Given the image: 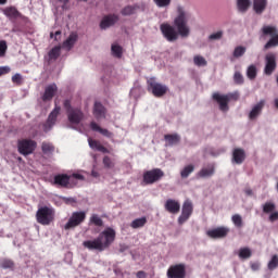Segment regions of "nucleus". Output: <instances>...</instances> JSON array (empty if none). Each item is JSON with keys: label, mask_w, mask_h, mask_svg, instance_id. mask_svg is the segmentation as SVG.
I'll return each instance as SVG.
<instances>
[{"label": "nucleus", "mask_w": 278, "mask_h": 278, "mask_svg": "<svg viewBox=\"0 0 278 278\" xmlns=\"http://www.w3.org/2000/svg\"><path fill=\"white\" fill-rule=\"evenodd\" d=\"M114 240H116V230L108 227L98 236V238L84 241L83 247L89 249V251H99L101 253L105 251V249H110Z\"/></svg>", "instance_id": "1"}, {"label": "nucleus", "mask_w": 278, "mask_h": 278, "mask_svg": "<svg viewBox=\"0 0 278 278\" xmlns=\"http://www.w3.org/2000/svg\"><path fill=\"white\" fill-rule=\"evenodd\" d=\"M177 36L188 38L190 36V26H188V12L182 7H177L175 18V40Z\"/></svg>", "instance_id": "2"}, {"label": "nucleus", "mask_w": 278, "mask_h": 278, "mask_svg": "<svg viewBox=\"0 0 278 278\" xmlns=\"http://www.w3.org/2000/svg\"><path fill=\"white\" fill-rule=\"evenodd\" d=\"M36 220L39 225L49 226L55 220V208L41 206L36 212Z\"/></svg>", "instance_id": "3"}, {"label": "nucleus", "mask_w": 278, "mask_h": 278, "mask_svg": "<svg viewBox=\"0 0 278 278\" xmlns=\"http://www.w3.org/2000/svg\"><path fill=\"white\" fill-rule=\"evenodd\" d=\"M261 35L263 38H266V36H270V39L264 46L265 51H268V49H274L275 47H278L277 26L264 25L261 28Z\"/></svg>", "instance_id": "4"}, {"label": "nucleus", "mask_w": 278, "mask_h": 278, "mask_svg": "<svg viewBox=\"0 0 278 278\" xmlns=\"http://www.w3.org/2000/svg\"><path fill=\"white\" fill-rule=\"evenodd\" d=\"M147 84H148V92H152L153 97H156V99L164 97V94L168 92V87L157 83L155 78H149Z\"/></svg>", "instance_id": "5"}, {"label": "nucleus", "mask_w": 278, "mask_h": 278, "mask_svg": "<svg viewBox=\"0 0 278 278\" xmlns=\"http://www.w3.org/2000/svg\"><path fill=\"white\" fill-rule=\"evenodd\" d=\"M38 143L31 139H21L17 141V151L21 155H31L36 151Z\"/></svg>", "instance_id": "6"}, {"label": "nucleus", "mask_w": 278, "mask_h": 278, "mask_svg": "<svg viewBox=\"0 0 278 278\" xmlns=\"http://www.w3.org/2000/svg\"><path fill=\"white\" fill-rule=\"evenodd\" d=\"M164 177V170L160 168H153L143 173V184L151 186L157 184Z\"/></svg>", "instance_id": "7"}, {"label": "nucleus", "mask_w": 278, "mask_h": 278, "mask_svg": "<svg viewBox=\"0 0 278 278\" xmlns=\"http://www.w3.org/2000/svg\"><path fill=\"white\" fill-rule=\"evenodd\" d=\"M84 220H86V212H74L72 213L68 222L65 224L64 229L66 231H68V229H75V227H79Z\"/></svg>", "instance_id": "8"}, {"label": "nucleus", "mask_w": 278, "mask_h": 278, "mask_svg": "<svg viewBox=\"0 0 278 278\" xmlns=\"http://www.w3.org/2000/svg\"><path fill=\"white\" fill-rule=\"evenodd\" d=\"M277 71V54L276 53H268L265 56V67L264 73L267 76L273 75Z\"/></svg>", "instance_id": "9"}, {"label": "nucleus", "mask_w": 278, "mask_h": 278, "mask_svg": "<svg viewBox=\"0 0 278 278\" xmlns=\"http://www.w3.org/2000/svg\"><path fill=\"white\" fill-rule=\"evenodd\" d=\"M194 211V206L192 205V201L186 200L182 204L181 215L178 217V225H184L187 220L192 216V212Z\"/></svg>", "instance_id": "10"}, {"label": "nucleus", "mask_w": 278, "mask_h": 278, "mask_svg": "<svg viewBox=\"0 0 278 278\" xmlns=\"http://www.w3.org/2000/svg\"><path fill=\"white\" fill-rule=\"evenodd\" d=\"M212 98L213 101L218 103L220 112H229V98H227V94L215 92L213 93Z\"/></svg>", "instance_id": "11"}, {"label": "nucleus", "mask_w": 278, "mask_h": 278, "mask_svg": "<svg viewBox=\"0 0 278 278\" xmlns=\"http://www.w3.org/2000/svg\"><path fill=\"white\" fill-rule=\"evenodd\" d=\"M228 233H229V228L227 227H217L206 231V235L208 236V238H212L213 240H220L223 238H227Z\"/></svg>", "instance_id": "12"}, {"label": "nucleus", "mask_w": 278, "mask_h": 278, "mask_svg": "<svg viewBox=\"0 0 278 278\" xmlns=\"http://www.w3.org/2000/svg\"><path fill=\"white\" fill-rule=\"evenodd\" d=\"M60 110V106H55L53 111L49 114L47 122L43 124V131H51L53 125H55V122L58 121Z\"/></svg>", "instance_id": "13"}, {"label": "nucleus", "mask_w": 278, "mask_h": 278, "mask_svg": "<svg viewBox=\"0 0 278 278\" xmlns=\"http://www.w3.org/2000/svg\"><path fill=\"white\" fill-rule=\"evenodd\" d=\"M52 184L58 188H71V176L68 174H58L54 176Z\"/></svg>", "instance_id": "14"}, {"label": "nucleus", "mask_w": 278, "mask_h": 278, "mask_svg": "<svg viewBox=\"0 0 278 278\" xmlns=\"http://www.w3.org/2000/svg\"><path fill=\"white\" fill-rule=\"evenodd\" d=\"M67 119L72 125H79V123L84 121V112H81V109H72V111L67 113Z\"/></svg>", "instance_id": "15"}, {"label": "nucleus", "mask_w": 278, "mask_h": 278, "mask_svg": "<svg viewBox=\"0 0 278 278\" xmlns=\"http://www.w3.org/2000/svg\"><path fill=\"white\" fill-rule=\"evenodd\" d=\"M160 29L168 42H173V40H175V26H170L168 23H163L161 24Z\"/></svg>", "instance_id": "16"}, {"label": "nucleus", "mask_w": 278, "mask_h": 278, "mask_svg": "<svg viewBox=\"0 0 278 278\" xmlns=\"http://www.w3.org/2000/svg\"><path fill=\"white\" fill-rule=\"evenodd\" d=\"M118 23V15L116 14H109L104 16L100 23L101 29H108L109 27H112Z\"/></svg>", "instance_id": "17"}, {"label": "nucleus", "mask_w": 278, "mask_h": 278, "mask_svg": "<svg viewBox=\"0 0 278 278\" xmlns=\"http://www.w3.org/2000/svg\"><path fill=\"white\" fill-rule=\"evenodd\" d=\"M55 92H58V85L55 84L48 85L45 89L41 100L43 102L51 101L53 97H55Z\"/></svg>", "instance_id": "18"}, {"label": "nucleus", "mask_w": 278, "mask_h": 278, "mask_svg": "<svg viewBox=\"0 0 278 278\" xmlns=\"http://www.w3.org/2000/svg\"><path fill=\"white\" fill-rule=\"evenodd\" d=\"M265 105H266L265 100H261L258 103H256L249 113L250 121H255V118H257V116L262 114V111L264 110Z\"/></svg>", "instance_id": "19"}, {"label": "nucleus", "mask_w": 278, "mask_h": 278, "mask_svg": "<svg viewBox=\"0 0 278 278\" xmlns=\"http://www.w3.org/2000/svg\"><path fill=\"white\" fill-rule=\"evenodd\" d=\"M247 160V152L242 148H236L232 151V162L233 164H242Z\"/></svg>", "instance_id": "20"}, {"label": "nucleus", "mask_w": 278, "mask_h": 278, "mask_svg": "<svg viewBox=\"0 0 278 278\" xmlns=\"http://www.w3.org/2000/svg\"><path fill=\"white\" fill-rule=\"evenodd\" d=\"M106 112L108 110L105 109V106H103V104H101V102H94L93 116L94 118H97V121H101V118H105Z\"/></svg>", "instance_id": "21"}, {"label": "nucleus", "mask_w": 278, "mask_h": 278, "mask_svg": "<svg viewBox=\"0 0 278 278\" xmlns=\"http://www.w3.org/2000/svg\"><path fill=\"white\" fill-rule=\"evenodd\" d=\"M88 144L92 151H100V153H110V150L105 148L99 140L89 138L88 139Z\"/></svg>", "instance_id": "22"}, {"label": "nucleus", "mask_w": 278, "mask_h": 278, "mask_svg": "<svg viewBox=\"0 0 278 278\" xmlns=\"http://www.w3.org/2000/svg\"><path fill=\"white\" fill-rule=\"evenodd\" d=\"M215 172L216 168L214 167V164H208L207 166L201 168V170L198 173V177L207 179V177H212Z\"/></svg>", "instance_id": "23"}, {"label": "nucleus", "mask_w": 278, "mask_h": 278, "mask_svg": "<svg viewBox=\"0 0 278 278\" xmlns=\"http://www.w3.org/2000/svg\"><path fill=\"white\" fill-rule=\"evenodd\" d=\"M77 34L72 33L68 38L62 43L61 49H65V51H71L73 47H75V42H77Z\"/></svg>", "instance_id": "24"}, {"label": "nucleus", "mask_w": 278, "mask_h": 278, "mask_svg": "<svg viewBox=\"0 0 278 278\" xmlns=\"http://www.w3.org/2000/svg\"><path fill=\"white\" fill-rule=\"evenodd\" d=\"M268 5V0H253V10L256 14H263Z\"/></svg>", "instance_id": "25"}, {"label": "nucleus", "mask_w": 278, "mask_h": 278, "mask_svg": "<svg viewBox=\"0 0 278 278\" xmlns=\"http://www.w3.org/2000/svg\"><path fill=\"white\" fill-rule=\"evenodd\" d=\"M90 129L92 131H98L102 136H105V138H112V132L105 128H101V126H99V124H97V122L90 123Z\"/></svg>", "instance_id": "26"}, {"label": "nucleus", "mask_w": 278, "mask_h": 278, "mask_svg": "<svg viewBox=\"0 0 278 278\" xmlns=\"http://www.w3.org/2000/svg\"><path fill=\"white\" fill-rule=\"evenodd\" d=\"M3 13L11 21L16 20V18H21V12H18V10L15 7H9V8L4 9Z\"/></svg>", "instance_id": "27"}, {"label": "nucleus", "mask_w": 278, "mask_h": 278, "mask_svg": "<svg viewBox=\"0 0 278 278\" xmlns=\"http://www.w3.org/2000/svg\"><path fill=\"white\" fill-rule=\"evenodd\" d=\"M41 151L43 155L51 156L53 153H55V146H53L51 142L43 141L41 143Z\"/></svg>", "instance_id": "28"}, {"label": "nucleus", "mask_w": 278, "mask_h": 278, "mask_svg": "<svg viewBox=\"0 0 278 278\" xmlns=\"http://www.w3.org/2000/svg\"><path fill=\"white\" fill-rule=\"evenodd\" d=\"M62 46H55L48 52L49 62H53L60 58Z\"/></svg>", "instance_id": "29"}, {"label": "nucleus", "mask_w": 278, "mask_h": 278, "mask_svg": "<svg viewBox=\"0 0 278 278\" xmlns=\"http://www.w3.org/2000/svg\"><path fill=\"white\" fill-rule=\"evenodd\" d=\"M140 7L138 4L135 5H127L124 9H122L121 14L123 16H131V14H136V10H139Z\"/></svg>", "instance_id": "30"}, {"label": "nucleus", "mask_w": 278, "mask_h": 278, "mask_svg": "<svg viewBox=\"0 0 278 278\" xmlns=\"http://www.w3.org/2000/svg\"><path fill=\"white\" fill-rule=\"evenodd\" d=\"M14 261H12L11 258H2L0 261V268H3L4 270H14Z\"/></svg>", "instance_id": "31"}, {"label": "nucleus", "mask_w": 278, "mask_h": 278, "mask_svg": "<svg viewBox=\"0 0 278 278\" xmlns=\"http://www.w3.org/2000/svg\"><path fill=\"white\" fill-rule=\"evenodd\" d=\"M175 278H186V265L185 264L175 265Z\"/></svg>", "instance_id": "32"}, {"label": "nucleus", "mask_w": 278, "mask_h": 278, "mask_svg": "<svg viewBox=\"0 0 278 278\" xmlns=\"http://www.w3.org/2000/svg\"><path fill=\"white\" fill-rule=\"evenodd\" d=\"M147 225V217H140L131 222L130 227L132 229H140Z\"/></svg>", "instance_id": "33"}, {"label": "nucleus", "mask_w": 278, "mask_h": 278, "mask_svg": "<svg viewBox=\"0 0 278 278\" xmlns=\"http://www.w3.org/2000/svg\"><path fill=\"white\" fill-rule=\"evenodd\" d=\"M191 173H194V165H192V164L187 165L182 168V170L180 172V177L182 179H188V177H190Z\"/></svg>", "instance_id": "34"}, {"label": "nucleus", "mask_w": 278, "mask_h": 278, "mask_svg": "<svg viewBox=\"0 0 278 278\" xmlns=\"http://www.w3.org/2000/svg\"><path fill=\"white\" fill-rule=\"evenodd\" d=\"M247 77H248V79H251L253 81V79H255L257 77V66H255L253 64L248 66Z\"/></svg>", "instance_id": "35"}, {"label": "nucleus", "mask_w": 278, "mask_h": 278, "mask_svg": "<svg viewBox=\"0 0 278 278\" xmlns=\"http://www.w3.org/2000/svg\"><path fill=\"white\" fill-rule=\"evenodd\" d=\"M251 5V0H237V7L239 12H247Z\"/></svg>", "instance_id": "36"}, {"label": "nucleus", "mask_w": 278, "mask_h": 278, "mask_svg": "<svg viewBox=\"0 0 278 278\" xmlns=\"http://www.w3.org/2000/svg\"><path fill=\"white\" fill-rule=\"evenodd\" d=\"M90 225H94V227H103V219L97 214H92L89 218Z\"/></svg>", "instance_id": "37"}, {"label": "nucleus", "mask_w": 278, "mask_h": 278, "mask_svg": "<svg viewBox=\"0 0 278 278\" xmlns=\"http://www.w3.org/2000/svg\"><path fill=\"white\" fill-rule=\"evenodd\" d=\"M111 51L114 58H118V59L123 58V47H121L119 45H112Z\"/></svg>", "instance_id": "38"}, {"label": "nucleus", "mask_w": 278, "mask_h": 278, "mask_svg": "<svg viewBox=\"0 0 278 278\" xmlns=\"http://www.w3.org/2000/svg\"><path fill=\"white\" fill-rule=\"evenodd\" d=\"M251 255H253V253L251 252V249H249V248H241L239 250V257L241 260H249V257H251Z\"/></svg>", "instance_id": "39"}, {"label": "nucleus", "mask_w": 278, "mask_h": 278, "mask_svg": "<svg viewBox=\"0 0 278 278\" xmlns=\"http://www.w3.org/2000/svg\"><path fill=\"white\" fill-rule=\"evenodd\" d=\"M247 53V47L238 46L235 48L232 55L233 58H242Z\"/></svg>", "instance_id": "40"}, {"label": "nucleus", "mask_w": 278, "mask_h": 278, "mask_svg": "<svg viewBox=\"0 0 278 278\" xmlns=\"http://www.w3.org/2000/svg\"><path fill=\"white\" fill-rule=\"evenodd\" d=\"M233 83L237 86H242V84H244V76H242V73L235 72V74H233Z\"/></svg>", "instance_id": "41"}, {"label": "nucleus", "mask_w": 278, "mask_h": 278, "mask_svg": "<svg viewBox=\"0 0 278 278\" xmlns=\"http://www.w3.org/2000/svg\"><path fill=\"white\" fill-rule=\"evenodd\" d=\"M193 63L195 64V66H207V61L201 55H195L193 58Z\"/></svg>", "instance_id": "42"}, {"label": "nucleus", "mask_w": 278, "mask_h": 278, "mask_svg": "<svg viewBox=\"0 0 278 278\" xmlns=\"http://www.w3.org/2000/svg\"><path fill=\"white\" fill-rule=\"evenodd\" d=\"M275 203L273 202H266L264 205H263V212L264 214H270L271 212H275Z\"/></svg>", "instance_id": "43"}, {"label": "nucleus", "mask_w": 278, "mask_h": 278, "mask_svg": "<svg viewBox=\"0 0 278 278\" xmlns=\"http://www.w3.org/2000/svg\"><path fill=\"white\" fill-rule=\"evenodd\" d=\"M165 210L170 214H175V200H167L165 203Z\"/></svg>", "instance_id": "44"}, {"label": "nucleus", "mask_w": 278, "mask_h": 278, "mask_svg": "<svg viewBox=\"0 0 278 278\" xmlns=\"http://www.w3.org/2000/svg\"><path fill=\"white\" fill-rule=\"evenodd\" d=\"M278 267V256L275 254L268 263V269L275 270Z\"/></svg>", "instance_id": "45"}, {"label": "nucleus", "mask_w": 278, "mask_h": 278, "mask_svg": "<svg viewBox=\"0 0 278 278\" xmlns=\"http://www.w3.org/2000/svg\"><path fill=\"white\" fill-rule=\"evenodd\" d=\"M8 53V42L5 40L0 41V58H5Z\"/></svg>", "instance_id": "46"}, {"label": "nucleus", "mask_w": 278, "mask_h": 278, "mask_svg": "<svg viewBox=\"0 0 278 278\" xmlns=\"http://www.w3.org/2000/svg\"><path fill=\"white\" fill-rule=\"evenodd\" d=\"M231 220L235 227H239V228L242 227V216L235 214L232 215Z\"/></svg>", "instance_id": "47"}, {"label": "nucleus", "mask_w": 278, "mask_h": 278, "mask_svg": "<svg viewBox=\"0 0 278 278\" xmlns=\"http://www.w3.org/2000/svg\"><path fill=\"white\" fill-rule=\"evenodd\" d=\"M12 83L16 84V86H23V75H21V74L13 75Z\"/></svg>", "instance_id": "48"}, {"label": "nucleus", "mask_w": 278, "mask_h": 278, "mask_svg": "<svg viewBox=\"0 0 278 278\" xmlns=\"http://www.w3.org/2000/svg\"><path fill=\"white\" fill-rule=\"evenodd\" d=\"M153 2L157 8H168L170 5V0H153Z\"/></svg>", "instance_id": "49"}, {"label": "nucleus", "mask_w": 278, "mask_h": 278, "mask_svg": "<svg viewBox=\"0 0 278 278\" xmlns=\"http://www.w3.org/2000/svg\"><path fill=\"white\" fill-rule=\"evenodd\" d=\"M228 102L229 101H238V99H240V92L235 91V92H230L226 94Z\"/></svg>", "instance_id": "50"}, {"label": "nucleus", "mask_w": 278, "mask_h": 278, "mask_svg": "<svg viewBox=\"0 0 278 278\" xmlns=\"http://www.w3.org/2000/svg\"><path fill=\"white\" fill-rule=\"evenodd\" d=\"M103 165L105 168H114V163L112 162V159H110V156L103 157Z\"/></svg>", "instance_id": "51"}, {"label": "nucleus", "mask_w": 278, "mask_h": 278, "mask_svg": "<svg viewBox=\"0 0 278 278\" xmlns=\"http://www.w3.org/2000/svg\"><path fill=\"white\" fill-rule=\"evenodd\" d=\"M220 38H223V30H218L208 36V40H220Z\"/></svg>", "instance_id": "52"}, {"label": "nucleus", "mask_w": 278, "mask_h": 278, "mask_svg": "<svg viewBox=\"0 0 278 278\" xmlns=\"http://www.w3.org/2000/svg\"><path fill=\"white\" fill-rule=\"evenodd\" d=\"M50 38H54L56 42L62 38V30H56L54 34L50 33Z\"/></svg>", "instance_id": "53"}, {"label": "nucleus", "mask_w": 278, "mask_h": 278, "mask_svg": "<svg viewBox=\"0 0 278 278\" xmlns=\"http://www.w3.org/2000/svg\"><path fill=\"white\" fill-rule=\"evenodd\" d=\"M64 109L66 110V114H68L72 110H74L75 108H73L71 105V100H65L63 102Z\"/></svg>", "instance_id": "54"}, {"label": "nucleus", "mask_w": 278, "mask_h": 278, "mask_svg": "<svg viewBox=\"0 0 278 278\" xmlns=\"http://www.w3.org/2000/svg\"><path fill=\"white\" fill-rule=\"evenodd\" d=\"M167 144H175V135H165Z\"/></svg>", "instance_id": "55"}, {"label": "nucleus", "mask_w": 278, "mask_h": 278, "mask_svg": "<svg viewBox=\"0 0 278 278\" xmlns=\"http://www.w3.org/2000/svg\"><path fill=\"white\" fill-rule=\"evenodd\" d=\"M167 277L168 278H175V265H172L169 269L167 270Z\"/></svg>", "instance_id": "56"}, {"label": "nucleus", "mask_w": 278, "mask_h": 278, "mask_svg": "<svg viewBox=\"0 0 278 278\" xmlns=\"http://www.w3.org/2000/svg\"><path fill=\"white\" fill-rule=\"evenodd\" d=\"M8 73H10V67H8V66L0 67V77L2 75H8Z\"/></svg>", "instance_id": "57"}, {"label": "nucleus", "mask_w": 278, "mask_h": 278, "mask_svg": "<svg viewBox=\"0 0 278 278\" xmlns=\"http://www.w3.org/2000/svg\"><path fill=\"white\" fill-rule=\"evenodd\" d=\"M270 223H275V220H278V212H274L269 215Z\"/></svg>", "instance_id": "58"}, {"label": "nucleus", "mask_w": 278, "mask_h": 278, "mask_svg": "<svg viewBox=\"0 0 278 278\" xmlns=\"http://www.w3.org/2000/svg\"><path fill=\"white\" fill-rule=\"evenodd\" d=\"M71 177L74 179H79L80 181H84L85 177L81 174H73Z\"/></svg>", "instance_id": "59"}, {"label": "nucleus", "mask_w": 278, "mask_h": 278, "mask_svg": "<svg viewBox=\"0 0 278 278\" xmlns=\"http://www.w3.org/2000/svg\"><path fill=\"white\" fill-rule=\"evenodd\" d=\"M137 278H147V273L142 271V270H139L137 273Z\"/></svg>", "instance_id": "60"}, {"label": "nucleus", "mask_w": 278, "mask_h": 278, "mask_svg": "<svg viewBox=\"0 0 278 278\" xmlns=\"http://www.w3.org/2000/svg\"><path fill=\"white\" fill-rule=\"evenodd\" d=\"M251 268L253 270H257L260 268V263L255 262V263H251Z\"/></svg>", "instance_id": "61"}, {"label": "nucleus", "mask_w": 278, "mask_h": 278, "mask_svg": "<svg viewBox=\"0 0 278 278\" xmlns=\"http://www.w3.org/2000/svg\"><path fill=\"white\" fill-rule=\"evenodd\" d=\"M65 203H71V204L77 203V200H75V198H67L65 199Z\"/></svg>", "instance_id": "62"}, {"label": "nucleus", "mask_w": 278, "mask_h": 278, "mask_svg": "<svg viewBox=\"0 0 278 278\" xmlns=\"http://www.w3.org/2000/svg\"><path fill=\"white\" fill-rule=\"evenodd\" d=\"M244 193L247 194V197H253V190L250 188L245 189Z\"/></svg>", "instance_id": "63"}, {"label": "nucleus", "mask_w": 278, "mask_h": 278, "mask_svg": "<svg viewBox=\"0 0 278 278\" xmlns=\"http://www.w3.org/2000/svg\"><path fill=\"white\" fill-rule=\"evenodd\" d=\"M179 210H181V205L179 204V202H175V214H177Z\"/></svg>", "instance_id": "64"}]
</instances>
